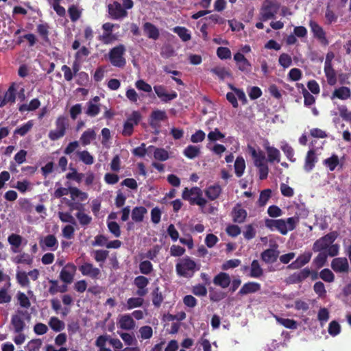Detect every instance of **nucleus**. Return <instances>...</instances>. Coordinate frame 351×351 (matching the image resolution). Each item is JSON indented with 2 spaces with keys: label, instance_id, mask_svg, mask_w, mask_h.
<instances>
[{
  "label": "nucleus",
  "instance_id": "obj_31",
  "mask_svg": "<svg viewBox=\"0 0 351 351\" xmlns=\"http://www.w3.org/2000/svg\"><path fill=\"white\" fill-rule=\"evenodd\" d=\"M119 324L121 329L127 330L133 329L136 325L135 322L129 314L121 315L119 321Z\"/></svg>",
  "mask_w": 351,
  "mask_h": 351
},
{
  "label": "nucleus",
  "instance_id": "obj_21",
  "mask_svg": "<svg viewBox=\"0 0 351 351\" xmlns=\"http://www.w3.org/2000/svg\"><path fill=\"white\" fill-rule=\"evenodd\" d=\"M332 269L337 273H346L349 271V263L346 257L335 258L331 262Z\"/></svg>",
  "mask_w": 351,
  "mask_h": 351
},
{
  "label": "nucleus",
  "instance_id": "obj_55",
  "mask_svg": "<svg viewBox=\"0 0 351 351\" xmlns=\"http://www.w3.org/2000/svg\"><path fill=\"white\" fill-rule=\"evenodd\" d=\"M44 244L46 247L55 250L58 247V242L53 234H48L44 239Z\"/></svg>",
  "mask_w": 351,
  "mask_h": 351
},
{
  "label": "nucleus",
  "instance_id": "obj_49",
  "mask_svg": "<svg viewBox=\"0 0 351 351\" xmlns=\"http://www.w3.org/2000/svg\"><path fill=\"white\" fill-rule=\"evenodd\" d=\"M144 300L142 297L138 296V298H130L127 300L126 308L128 310L141 307L143 304Z\"/></svg>",
  "mask_w": 351,
  "mask_h": 351
},
{
  "label": "nucleus",
  "instance_id": "obj_10",
  "mask_svg": "<svg viewBox=\"0 0 351 351\" xmlns=\"http://www.w3.org/2000/svg\"><path fill=\"white\" fill-rule=\"evenodd\" d=\"M141 119V114L138 111H134L124 123L122 134L124 136H131L134 131V126L138 125Z\"/></svg>",
  "mask_w": 351,
  "mask_h": 351
},
{
  "label": "nucleus",
  "instance_id": "obj_58",
  "mask_svg": "<svg viewBox=\"0 0 351 351\" xmlns=\"http://www.w3.org/2000/svg\"><path fill=\"white\" fill-rule=\"evenodd\" d=\"M33 127V122L32 120L28 121L26 123L22 126L17 128L14 132V134H19L21 136H25Z\"/></svg>",
  "mask_w": 351,
  "mask_h": 351
},
{
  "label": "nucleus",
  "instance_id": "obj_27",
  "mask_svg": "<svg viewBox=\"0 0 351 351\" xmlns=\"http://www.w3.org/2000/svg\"><path fill=\"white\" fill-rule=\"evenodd\" d=\"M143 31L149 38L154 40L159 38L160 32L156 25L150 22H145L143 24Z\"/></svg>",
  "mask_w": 351,
  "mask_h": 351
},
{
  "label": "nucleus",
  "instance_id": "obj_11",
  "mask_svg": "<svg viewBox=\"0 0 351 351\" xmlns=\"http://www.w3.org/2000/svg\"><path fill=\"white\" fill-rule=\"evenodd\" d=\"M311 273L309 272L308 267H304L300 271L290 274L286 278L285 282L287 285L299 284L304 282L306 279L310 277Z\"/></svg>",
  "mask_w": 351,
  "mask_h": 351
},
{
  "label": "nucleus",
  "instance_id": "obj_12",
  "mask_svg": "<svg viewBox=\"0 0 351 351\" xmlns=\"http://www.w3.org/2000/svg\"><path fill=\"white\" fill-rule=\"evenodd\" d=\"M311 273L309 272L308 267H304L300 271L290 274L286 278L285 282L287 285L299 284L304 282L306 279L310 277Z\"/></svg>",
  "mask_w": 351,
  "mask_h": 351
},
{
  "label": "nucleus",
  "instance_id": "obj_18",
  "mask_svg": "<svg viewBox=\"0 0 351 351\" xmlns=\"http://www.w3.org/2000/svg\"><path fill=\"white\" fill-rule=\"evenodd\" d=\"M27 313L23 311H18L17 313L13 315L11 318V324L14 328L15 333L22 332L25 327L23 316Z\"/></svg>",
  "mask_w": 351,
  "mask_h": 351
},
{
  "label": "nucleus",
  "instance_id": "obj_45",
  "mask_svg": "<svg viewBox=\"0 0 351 351\" xmlns=\"http://www.w3.org/2000/svg\"><path fill=\"white\" fill-rule=\"evenodd\" d=\"M69 193L72 199L79 198L80 201H85L88 198V194L85 192L80 191L76 187H70Z\"/></svg>",
  "mask_w": 351,
  "mask_h": 351
},
{
  "label": "nucleus",
  "instance_id": "obj_26",
  "mask_svg": "<svg viewBox=\"0 0 351 351\" xmlns=\"http://www.w3.org/2000/svg\"><path fill=\"white\" fill-rule=\"evenodd\" d=\"M231 282V279L228 274L220 272L213 278V283L223 289L227 288Z\"/></svg>",
  "mask_w": 351,
  "mask_h": 351
},
{
  "label": "nucleus",
  "instance_id": "obj_23",
  "mask_svg": "<svg viewBox=\"0 0 351 351\" xmlns=\"http://www.w3.org/2000/svg\"><path fill=\"white\" fill-rule=\"evenodd\" d=\"M324 73L328 84L335 85L337 83L336 73L332 67L331 60L328 58H326L324 62Z\"/></svg>",
  "mask_w": 351,
  "mask_h": 351
},
{
  "label": "nucleus",
  "instance_id": "obj_24",
  "mask_svg": "<svg viewBox=\"0 0 351 351\" xmlns=\"http://www.w3.org/2000/svg\"><path fill=\"white\" fill-rule=\"evenodd\" d=\"M261 289L260 283L256 282H247L245 283L238 292V295L243 296L247 294L254 293L259 291Z\"/></svg>",
  "mask_w": 351,
  "mask_h": 351
},
{
  "label": "nucleus",
  "instance_id": "obj_40",
  "mask_svg": "<svg viewBox=\"0 0 351 351\" xmlns=\"http://www.w3.org/2000/svg\"><path fill=\"white\" fill-rule=\"evenodd\" d=\"M87 108L85 113L90 117H96L100 112V106L97 104H94L92 101L86 103Z\"/></svg>",
  "mask_w": 351,
  "mask_h": 351
},
{
  "label": "nucleus",
  "instance_id": "obj_13",
  "mask_svg": "<svg viewBox=\"0 0 351 351\" xmlns=\"http://www.w3.org/2000/svg\"><path fill=\"white\" fill-rule=\"evenodd\" d=\"M79 271L83 276H88L92 279H98L101 274V271L99 268L88 262H85L81 265L79 267Z\"/></svg>",
  "mask_w": 351,
  "mask_h": 351
},
{
  "label": "nucleus",
  "instance_id": "obj_15",
  "mask_svg": "<svg viewBox=\"0 0 351 351\" xmlns=\"http://www.w3.org/2000/svg\"><path fill=\"white\" fill-rule=\"evenodd\" d=\"M234 60L236 62L238 69L246 74L252 71V64L250 61L241 52H237L234 55Z\"/></svg>",
  "mask_w": 351,
  "mask_h": 351
},
{
  "label": "nucleus",
  "instance_id": "obj_25",
  "mask_svg": "<svg viewBox=\"0 0 351 351\" xmlns=\"http://www.w3.org/2000/svg\"><path fill=\"white\" fill-rule=\"evenodd\" d=\"M317 162V157L315 149H311L307 152L305 157L304 169L306 172L311 171L315 167V163Z\"/></svg>",
  "mask_w": 351,
  "mask_h": 351
},
{
  "label": "nucleus",
  "instance_id": "obj_46",
  "mask_svg": "<svg viewBox=\"0 0 351 351\" xmlns=\"http://www.w3.org/2000/svg\"><path fill=\"white\" fill-rule=\"evenodd\" d=\"M17 282L23 287H28L29 286V280L27 274L25 271H18L16 274Z\"/></svg>",
  "mask_w": 351,
  "mask_h": 351
},
{
  "label": "nucleus",
  "instance_id": "obj_41",
  "mask_svg": "<svg viewBox=\"0 0 351 351\" xmlns=\"http://www.w3.org/2000/svg\"><path fill=\"white\" fill-rule=\"evenodd\" d=\"M324 165L327 167L330 171H333L339 164V157L336 154H332L330 157L323 161Z\"/></svg>",
  "mask_w": 351,
  "mask_h": 351
},
{
  "label": "nucleus",
  "instance_id": "obj_9",
  "mask_svg": "<svg viewBox=\"0 0 351 351\" xmlns=\"http://www.w3.org/2000/svg\"><path fill=\"white\" fill-rule=\"evenodd\" d=\"M337 233L331 232L319 239H317L313 244V250L314 252H319L326 250L330 246L336 239Z\"/></svg>",
  "mask_w": 351,
  "mask_h": 351
},
{
  "label": "nucleus",
  "instance_id": "obj_16",
  "mask_svg": "<svg viewBox=\"0 0 351 351\" xmlns=\"http://www.w3.org/2000/svg\"><path fill=\"white\" fill-rule=\"evenodd\" d=\"M312 252L310 251L304 252L300 254L297 258L287 266L289 269H299L308 263L312 257Z\"/></svg>",
  "mask_w": 351,
  "mask_h": 351
},
{
  "label": "nucleus",
  "instance_id": "obj_59",
  "mask_svg": "<svg viewBox=\"0 0 351 351\" xmlns=\"http://www.w3.org/2000/svg\"><path fill=\"white\" fill-rule=\"evenodd\" d=\"M10 283L8 285V287H3L0 289V304L10 303L12 300V296L8 292Z\"/></svg>",
  "mask_w": 351,
  "mask_h": 351
},
{
  "label": "nucleus",
  "instance_id": "obj_61",
  "mask_svg": "<svg viewBox=\"0 0 351 351\" xmlns=\"http://www.w3.org/2000/svg\"><path fill=\"white\" fill-rule=\"evenodd\" d=\"M319 276L321 279L326 282H332L335 280L334 274L329 269H322L319 272Z\"/></svg>",
  "mask_w": 351,
  "mask_h": 351
},
{
  "label": "nucleus",
  "instance_id": "obj_5",
  "mask_svg": "<svg viewBox=\"0 0 351 351\" xmlns=\"http://www.w3.org/2000/svg\"><path fill=\"white\" fill-rule=\"evenodd\" d=\"M125 52V46L120 44L110 49L108 53L109 60L112 66L123 68L126 64V60L124 58Z\"/></svg>",
  "mask_w": 351,
  "mask_h": 351
},
{
  "label": "nucleus",
  "instance_id": "obj_53",
  "mask_svg": "<svg viewBox=\"0 0 351 351\" xmlns=\"http://www.w3.org/2000/svg\"><path fill=\"white\" fill-rule=\"evenodd\" d=\"M77 155L80 160L86 165H92L94 162L93 156L86 150L77 152Z\"/></svg>",
  "mask_w": 351,
  "mask_h": 351
},
{
  "label": "nucleus",
  "instance_id": "obj_47",
  "mask_svg": "<svg viewBox=\"0 0 351 351\" xmlns=\"http://www.w3.org/2000/svg\"><path fill=\"white\" fill-rule=\"evenodd\" d=\"M271 190L270 189H264L261 191L259 198L258 199V204L262 207L266 205L267 202L271 196Z\"/></svg>",
  "mask_w": 351,
  "mask_h": 351
},
{
  "label": "nucleus",
  "instance_id": "obj_4",
  "mask_svg": "<svg viewBox=\"0 0 351 351\" xmlns=\"http://www.w3.org/2000/svg\"><path fill=\"white\" fill-rule=\"evenodd\" d=\"M182 197L184 200H188L191 205H198L204 207L206 204V199L202 197L201 189L197 186L189 189L184 188Z\"/></svg>",
  "mask_w": 351,
  "mask_h": 351
},
{
  "label": "nucleus",
  "instance_id": "obj_60",
  "mask_svg": "<svg viewBox=\"0 0 351 351\" xmlns=\"http://www.w3.org/2000/svg\"><path fill=\"white\" fill-rule=\"evenodd\" d=\"M278 62L281 66L286 69L292 64V59L291 56L288 53H282L279 56Z\"/></svg>",
  "mask_w": 351,
  "mask_h": 351
},
{
  "label": "nucleus",
  "instance_id": "obj_1",
  "mask_svg": "<svg viewBox=\"0 0 351 351\" xmlns=\"http://www.w3.org/2000/svg\"><path fill=\"white\" fill-rule=\"evenodd\" d=\"M200 267L191 257L180 258L176 265V271L178 276L186 278H192Z\"/></svg>",
  "mask_w": 351,
  "mask_h": 351
},
{
  "label": "nucleus",
  "instance_id": "obj_33",
  "mask_svg": "<svg viewBox=\"0 0 351 351\" xmlns=\"http://www.w3.org/2000/svg\"><path fill=\"white\" fill-rule=\"evenodd\" d=\"M265 149L267 153V157H268L269 162H274L275 161L277 162H280V153L277 148L270 146L269 145V143H267L265 145Z\"/></svg>",
  "mask_w": 351,
  "mask_h": 351
},
{
  "label": "nucleus",
  "instance_id": "obj_43",
  "mask_svg": "<svg viewBox=\"0 0 351 351\" xmlns=\"http://www.w3.org/2000/svg\"><path fill=\"white\" fill-rule=\"evenodd\" d=\"M245 162L243 157H237L234 162V171L238 178H240L244 172Z\"/></svg>",
  "mask_w": 351,
  "mask_h": 351
},
{
  "label": "nucleus",
  "instance_id": "obj_7",
  "mask_svg": "<svg viewBox=\"0 0 351 351\" xmlns=\"http://www.w3.org/2000/svg\"><path fill=\"white\" fill-rule=\"evenodd\" d=\"M298 222L299 218L298 217H291L287 219H279L276 230L281 234L286 235L289 231H292L296 228Z\"/></svg>",
  "mask_w": 351,
  "mask_h": 351
},
{
  "label": "nucleus",
  "instance_id": "obj_63",
  "mask_svg": "<svg viewBox=\"0 0 351 351\" xmlns=\"http://www.w3.org/2000/svg\"><path fill=\"white\" fill-rule=\"evenodd\" d=\"M281 149L282 152H284L285 155L287 158V159L291 162H294L296 160V158H294V150L292 148L291 146H290L288 144H286L281 147Z\"/></svg>",
  "mask_w": 351,
  "mask_h": 351
},
{
  "label": "nucleus",
  "instance_id": "obj_38",
  "mask_svg": "<svg viewBox=\"0 0 351 351\" xmlns=\"http://www.w3.org/2000/svg\"><path fill=\"white\" fill-rule=\"evenodd\" d=\"M173 32L177 34L184 42L189 41L191 38L189 29L184 27L176 26L173 28Z\"/></svg>",
  "mask_w": 351,
  "mask_h": 351
},
{
  "label": "nucleus",
  "instance_id": "obj_44",
  "mask_svg": "<svg viewBox=\"0 0 351 351\" xmlns=\"http://www.w3.org/2000/svg\"><path fill=\"white\" fill-rule=\"evenodd\" d=\"M276 321L278 324L289 329H296L298 328L297 322L292 319L276 317Z\"/></svg>",
  "mask_w": 351,
  "mask_h": 351
},
{
  "label": "nucleus",
  "instance_id": "obj_22",
  "mask_svg": "<svg viewBox=\"0 0 351 351\" xmlns=\"http://www.w3.org/2000/svg\"><path fill=\"white\" fill-rule=\"evenodd\" d=\"M231 216L232 221L234 223H242L245 221L247 213L244 208L241 207L240 204H237V205L232 208Z\"/></svg>",
  "mask_w": 351,
  "mask_h": 351
},
{
  "label": "nucleus",
  "instance_id": "obj_57",
  "mask_svg": "<svg viewBox=\"0 0 351 351\" xmlns=\"http://www.w3.org/2000/svg\"><path fill=\"white\" fill-rule=\"evenodd\" d=\"M139 270L142 274L149 275L154 270L153 265L149 261H143L139 264Z\"/></svg>",
  "mask_w": 351,
  "mask_h": 351
},
{
  "label": "nucleus",
  "instance_id": "obj_36",
  "mask_svg": "<svg viewBox=\"0 0 351 351\" xmlns=\"http://www.w3.org/2000/svg\"><path fill=\"white\" fill-rule=\"evenodd\" d=\"M49 25L47 23L38 24L36 27L37 33L45 43H49Z\"/></svg>",
  "mask_w": 351,
  "mask_h": 351
},
{
  "label": "nucleus",
  "instance_id": "obj_29",
  "mask_svg": "<svg viewBox=\"0 0 351 351\" xmlns=\"http://www.w3.org/2000/svg\"><path fill=\"white\" fill-rule=\"evenodd\" d=\"M97 138V134L94 129L88 128L84 131L80 138V142L83 146H86L90 144L93 141H95Z\"/></svg>",
  "mask_w": 351,
  "mask_h": 351
},
{
  "label": "nucleus",
  "instance_id": "obj_34",
  "mask_svg": "<svg viewBox=\"0 0 351 351\" xmlns=\"http://www.w3.org/2000/svg\"><path fill=\"white\" fill-rule=\"evenodd\" d=\"M23 238L21 235L16 234H11L8 238V243L12 246V251L14 253L19 252V248L22 243Z\"/></svg>",
  "mask_w": 351,
  "mask_h": 351
},
{
  "label": "nucleus",
  "instance_id": "obj_37",
  "mask_svg": "<svg viewBox=\"0 0 351 351\" xmlns=\"http://www.w3.org/2000/svg\"><path fill=\"white\" fill-rule=\"evenodd\" d=\"M263 274V270L261 268L257 260L252 261L250 267V276L252 278H258Z\"/></svg>",
  "mask_w": 351,
  "mask_h": 351
},
{
  "label": "nucleus",
  "instance_id": "obj_52",
  "mask_svg": "<svg viewBox=\"0 0 351 351\" xmlns=\"http://www.w3.org/2000/svg\"><path fill=\"white\" fill-rule=\"evenodd\" d=\"M200 153L199 147L194 145H189L184 150V155L190 159L197 157Z\"/></svg>",
  "mask_w": 351,
  "mask_h": 351
},
{
  "label": "nucleus",
  "instance_id": "obj_48",
  "mask_svg": "<svg viewBox=\"0 0 351 351\" xmlns=\"http://www.w3.org/2000/svg\"><path fill=\"white\" fill-rule=\"evenodd\" d=\"M75 217L82 227L85 228L92 222V217L84 212H77L75 214Z\"/></svg>",
  "mask_w": 351,
  "mask_h": 351
},
{
  "label": "nucleus",
  "instance_id": "obj_8",
  "mask_svg": "<svg viewBox=\"0 0 351 351\" xmlns=\"http://www.w3.org/2000/svg\"><path fill=\"white\" fill-rule=\"evenodd\" d=\"M110 17L113 20H121L128 16V11L118 1H113L108 5Z\"/></svg>",
  "mask_w": 351,
  "mask_h": 351
},
{
  "label": "nucleus",
  "instance_id": "obj_3",
  "mask_svg": "<svg viewBox=\"0 0 351 351\" xmlns=\"http://www.w3.org/2000/svg\"><path fill=\"white\" fill-rule=\"evenodd\" d=\"M56 128L50 130L48 137L51 141H55L62 138L69 128V119L64 115L59 116L55 122Z\"/></svg>",
  "mask_w": 351,
  "mask_h": 351
},
{
  "label": "nucleus",
  "instance_id": "obj_17",
  "mask_svg": "<svg viewBox=\"0 0 351 351\" xmlns=\"http://www.w3.org/2000/svg\"><path fill=\"white\" fill-rule=\"evenodd\" d=\"M149 279L144 276H138L134 280V285L137 288L136 295L140 297H144L148 293L147 288L149 285Z\"/></svg>",
  "mask_w": 351,
  "mask_h": 351
},
{
  "label": "nucleus",
  "instance_id": "obj_32",
  "mask_svg": "<svg viewBox=\"0 0 351 351\" xmlns=\"http://www.w3.org/2000/svg\"><path fill=\"white\" fill-rule=\"evenodd\" d=\"M147 213V210L145 207L136 206L132 210V219L136 223L142 222L144 219V216Z\"/></svg>",
  "mask_w": 351,
  "mask_h": 351
},
{
  "label": "nucleus",
  "instance_id": "obj_54",
  "mask_svg": "<svg viewBox=\"0 0 351 351\" xmlns=\"http://www.w3.org/2000/svg\"><path fill=\"white\" fill-rule=\"evenodd\" d=\"M327 261V254L326 252H320L318 255L313 259V264L317 269H320L323 267Z\"/></svg>",
  "mask_w": 351,
  "mask_h": 351
},
{
  "label": "nucleus",
  "instance_id": "obj_64",
  "mask_svg": "<svg viewBox=\"0 0 351 351\" xmlns=\"http://www.w3.org/2000/svg\"><path fill=\"white\" fill-rule=\"evenodd\" d=\"M340 117L346 121L351 122V111H348L344 105L338 106Z\"/></svg>",
  "mask_w": 351,
  "mask_h": 351
},
{
  "label": "nucleus",
  "instance_id": "obj_50",
  "mask_svg": "<svg viewBox=\"0 0 351 351\" xmlns=\"http://www.w3.org/2000/svg\"><path fill=\"white\" fill-rule=\"evenodd\" d=\"M49 325L52 330L56 332H60L64 328V324L56 317H51Z\"/></svg>",
  "mask_w": 351,
  "mask_h": 351
},
{
  "label": "nucleus",
  "instance_id": "obj_19",
  "mask_svg": "<svg viewBox=\"0 0 351 351\" xmlns=\"http://www.w3.org/2000/svg\"><path fill=\"white\" fill-rule=\"evenodd\" d=\"M248 153L251 155L254 164L256 167L262 166L266 164V158L265 153L260 149L256 150L254 147L248 145L247 147Z\"/></svg>",
  "mask_w": 351,
  "mask_h": 351
},
{
  "label": "nucleus",
  "instance_id": "obj_14",
  "mask_svg": "<svg viewBox=\"0 0 351 351\" xmlns=\"http://www.w3.org/2000/svg\"><path fill=\"white\" fill-rule=\"evenodd\" d=\"M76 266L73 263H67L60 273V279L66 284H71L73 281Z\"/></svg>",
  "mask_w": 351,
  "mask_h": 351
},
{
  "label": "nucleus",
  "instance_id": "obj_30",
  "mask_svg": "<svg viewBox=\"0 0 351 351\" xmlns=\"http://www.w3.org/2000/svg\"><path fill=\"white\" fill-rule=\"evenodd\" d=\"M222 192L220 185L215 184L208 186L205 190V195L208 199L214 201L217 199Z\"/></svg>",
  "mask_w": 351,
  "mask_h": 351
},
{
  "label": "nucleus",
  "instance_id": "obj_56",
  "mask_svg": "<svg viewBox=\"0 0 351 351\" xmlns=\"http://www.w3.org/2000/svg\"><path fill=\"white\" fill-rule=\"evenodd\" d=\"M210 71L217 75L221 80L231 76L230 73L224 67L216 66L211 69Z\"/></svg>",
  "mask_w": 351,
  "mask_h": 351
},
{
  "label": "nucleus",
  "instance_id": "obj_35",
  "mask_svg": "<svg viewBox=\"0 0 351 351\" xmlns=\"http://www.w3.org/2000/svg\"><path fill=\"white\" fill-rule=\"evenodd\" d=\"M351 91L348 87L341 86L339 88H336L333 93L332 98L337 97L341 100H345L350 97Z\"/></svg>",
  "mask_w": 351,
  "mask_h": 351
},
{
  "label": "nucleus",
  "instance_id": "obj_42",
  "mask_svg": "<svg viewBox=\"0 0 351 351\" xmlns=\"http://www.w3.org/2000/svg\"><path fill=\"white\" fill-rule=\"evenodd\" d=\"M152 296L153 305L156 308H159L164 300L162 293L159 291V287H156L152 291Z\"/></svg>",
  "mask_w": 351,
  "mask_h": 351
},
{
  "label": "nucleus",
  "instance_id": "obj_6",
  "mask_svg": "<svg viewBox=\"0 0 351 351\" xmlns=\"http://www.w3.org/2000/svg\"><path fill=\"white\" fill-rule=\"evenodd\" d=\"M167 119L166 112L161 110H154L152 112L149 119V124L150 127L155 130V134H158L161 126L160 122Z\"/></svg>",
  "mask_w": 351,
  "mask_h": 351
},
{
  "label": "nucleus",
  "instance_id": "obj_51",
  "mask_svg": "<svg viewBox=\"0 0 351 351\" xmlns=\"http://www.w3.org/2000/svg\"><path fill=\"white\" fill-rule=\"evenodd\" d=\"M94 259L97 262L100 263V267H102L101 263H104L109 255V252L105 250H97L93 252Z\"/></svg>",
  "mask_w": 351,
  "mask_h": 351
},
{
  "label": "nucleus",
  "instance_id": "obj_28",
  "mask_svg": "<svg viewBox=\"0 0 351 351\" xmlns=\"http://www.w3.org/2000/svg\"><path fill=\"white\" fill-rule=\"evenodd\" d=\"M279 252L275 249H267L261 254V259L266 263H274L277 261Z\"/></svg>",
  "mask_w": 351,
  "mask_h": 351
},
{
  "label": "nucleus",
  "instance_id": "obj_20",
  "mask_svg": "<svg viewBox=\"0 0 351 351\" xmlns=\"http://www.w3.org/2000/svg\"><path fill=\"white\" fill-rule=\"evenodd\" d=\"M309 27L313 34V36L318 39L322 43L328 45V42L326 36V32L316 21L311 20Z\"/></svg>",
  "mask_w": 351,
  "mask_h": 351
},
{
  "label": "nucleus",
  "instance_id": "obj_39",
  "mask_svg": "<svg viewBox=\"0 0 351 351\" xmlns=\"http://www.w3.org/2000/svg\"><path fill=\"white\" fill-rule=\"evenodd\" d=\"M16 88H14V84L11 85L6 92L4 93L3 99L5 102L6 104H12L15 103L16 101Z\"/></svg>",
  "mask_w": 351,
  "mask_h": 351
},
{
  "label": "nucleus",
  "instance_id": "obj_62",
  "mask_svg": "<svg viewBox=\"0 0 351 351\" xmlns=\"http://www.w3.org/2000/svg\"><path fill=\"white\" fill-rule=\"evenodd\" d=\"M14 261L17 264L24 263L27 265H31L32 263V258L31 256L25 252L16 256Z\"/></svg>",
  "mask_w": 351,
  "mask_h": 351
},
{
  "label": "nucleus",
  "instance_id": "obj_2",
  "mask_svg": "<svg viewBox=\"0 0 351 351\" xmlns=\"http://www.w3.org/2000/svg\"><path fill=\"white\" fill-rule=\"evenodd\" d=\"M280 7V5L276 0H265L260 9V21H267L269 19H274Z\"/></svg>",
  "mask_w": 351,
  "mask_h": 351
}]
</instances>
